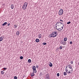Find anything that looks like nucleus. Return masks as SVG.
<instances>
[{"mask_svg": "<svg viewBox=\"0 0 79 79\" xmlns=\"http://www.w3.org/2000/svg\"><path fill=\"white\" fill-rule=\"evenodd\" d=\"M22 8L23 10H25V9H26V7L25 6V5H23V7H22Z\"/></svg>", "mask_w": 79, "mask_h": 79, "instance_id": "nucleus-10", "label": "nucleus"}, {"mask_svg": "<svg viewBox=\"0 0 79 79\" xmlns=\"http://www.w3.org/2000/svg\"><path fill=\"white\" fill-rule=\"evenodd\" d=\"M33 73H37V70H36V69L33 70Z\"/></svg>", "mask_w": 79, "mask_h": 79, "instance_id": "nucleus-15", "label": "nucleus"}, {"mask_svg": "<svg viewBox=\"0 0 79 79\" xmlns=\"http://www.w3.org/2000/svg\"><path fill=\"white\" fill-rule=\"evenodd\" d=\"M47 79H50V78L48 77V78H47Z\"/></svg>", "mask_w": 79, "mask_h": 79, "instance_id": "nucleus-47", "label": "nucleus"}, {"mask_svg": "<svg viewBox=\"0 0 79 79\" xmlns=\"http://www.w3.org/2000/svg\"><path fill=\"white\" fill-rule=\"evenodd\" d=\"M46 76H47V78H48V77H50V76H49V73H47L46 74Z\"/></svg>", "mask_w": 79, "mask_h": 79, "instance_id": "nucleus-19", "label": "nucleus"}, {"mask_svg": "<svg viewBox=\"0 0 79 79\" xmlns=\"http://www.w3.org/2000/svg\"><path fill=\"white\" fill-rule=\"evenodd\" d=\"M60 22V23H61V22Z\"/></svg>", "mask_w": 79, "mask_h": 79, "instance_id": "nucleus-51", "label": "nucleus"}, {"mask_svg": "<svg viewBox=\"0 0 79 79\" xmlns=\"http://www.w3.org/2000/svg\"><path fill=\"white\" fill-rule=\"evenodd\" d=\"M49 65L50 67H52L53 66V64L51 62H50V63L49 64Z\"/></svg>", "mask_w": 79, "mask_h": 79, "instance_id": "nucleus-9", "label": "nucleus"}, {"mask_svg": "<svg viewBox=\"0 0 79 79\" xmlns=\"http://www.w3.org/2000/svg\"><path fill=\"white\" fill-rule=\"evenodd\" d=\"M60 29H61V30H62V29H63V27H61L60 28Z\"/></svg>", "mask_w": 79, "mask_h": 79, "instance_id": "nucleus-38", "label": "nucleus"}, {"mask_svg": "<svg viewBox=\"0 0 79 79\" xmlns=\"http://www.w3.org/2000/svg\"><path fill=\"white\" fill-rule=\"evenodd\" d=\"M7 24V22H5L4 23L2 24V26H5Z\"/></svg>", "mask_w": 79, "mask_h": 79, "instance_id": "nucleus-11", "label": "nucleus"}, {"mask_svg": "<svg viewBox=\"0 0 79 79\" xmlns=\"http://www.w3.org/2000/svg\"><path fill=\"white\" fill-rule=\"evenodd\" d=\"M3 38H2V37H0V42H1L3 40Z\"/></svg>", "mask_w": 79, "mask_h": 79, "instance_id": "nucleus-14", "label": "nucleus"}, {"mask_svg": "<svg viewBox=\"0 0 79 79\" xmlns=\"http://www.w3.org/2000/svg\"><path fill=\"white\" fill-rule=\"evenodd\" d=\"M32 69L33 70H34V69H36V67H35V66H33L32 67Z\"/></svg>", "mask_w": 79, "mask_h": 79, "instance_id": "nucleus-13", "label": "nucleus"}, {"mask_svg": "<svg viewBox=\"0 0 79 79\" xmlns=\"http://www.w3.org/2000/svg\"><path fill=\"white\" fill-rule=\"evenodd\" d=\"M78 65H79V62H78Z\"/></svg>", "mask_w": 79, "mask_h": 79, "instance_id": "nucleus-49", "label": "nucleus"}, {"mask_svg": "<svg viewBox=\"0 0 79 79\" xmlns=\"http://www.w3.org/2000/svg\"><path fill=\"white\" fill-rule=\"evenodd\" d=\"M60 50H61L63 48H62V47H61V46H60Z\"/></svg>", "mask_w": 79, "mask_h": 79, "instance_id": "nucleus-36", "label": "nucleus"}, {"mask_svg": "<svg viewBox=\"0 0 79 79\" xmlns=\"http://www.w3.org/2000/svg\"><path fill=\"white\" fill-rule=\"evenodd\" d=\"M67 24H71V22H67Z\"/></svg>", "mask_w": 79, "mask_h": 79, "instance_id": "nucleus-32", "label": "nucleus"}, {"mask_svg": "<svg viewBox=\"0 0 79 79\" xmlns=\"http://www.w3.org/2000/svg\"><path fill=\"white\" fill-rule=\"evenodd\" d=\"M59 49H60V48H57V50H59Z\"/></svg>", "mask_w": 79, "mask_h": 79, "instance_id": "nucleus-45", "label": "nucleus"}, {"mask_svg": "<svg viewBox=\"0 0 79 79\" xmlns=\"http://www.w3.org/2000/svg\"><path fill=\"white\" fill-rule=\"evenodd\" d=\"M4 72H3V71H1V73L2 74H4Z\"/></svg>", "mask_w": 79, "mask_h": 79, "instance_id": "nucleus-28", "label": "nucleus"}, {"mask_svg": "<svg viewBox=\"0 0 79 79\" xmlns=\"http://www.w3.org/2000/svg\"><path fill=\"white\" fill-rule=\"evenodd\" d=\"M39 36H40V37H39V38L40 39V38H41V36H42V35H41V34H40V35H39Z\"/></svg>", "mask_w": 79, "mask_h": 79, "instance_id": "nucleus-33", "label": "nucleus"}, {"mask_svg": "<svg viewBox=\"0 0 79 79\" xmlns=\"http://www.w3.org/2000/svg\"><path fill=\"white\" fill-rule=\"evenodd\" d=\"M70 63H71V64H73V61H70Z\"/></svg>", "mask_w": 79, "mask_h": 79, "instance_id": "nucleus-39", "label": "nucleus"}, {"mask_svg": "<svg viewBox=\"0 0 79 79\" xmlns=\"http://www.w3.org/2000/svg\"><path fill=\"white\" fill-rule=\"evenodd\" d=\"M43 45H46L47 44V43H43Z\"/></svg>", "mask_w": 79, "mask_h": 79, "instance_id": "nucleus-31", "label": "nucleus"}, {"mask_svg": "<svg viewBox=\"0 0 79 79\" xmlns=\"http://www.w3.org/2000/svg\"><path fill=\"white\" fill-rule=\"evenodd\" d=\"M42 73H40V76H42Z\"/></svg>", "mask_w": 79, "mask_h": 79, "instance_id": "nucleus-37", "label": "nucleus"}, {"mask_svg": "<svg viewBox=\"0 0 79 79\" xmlns=\"http://www.w3.org/2000/svg\"><path fill=\"white\" fill-rule=\"evenodd\" d=\"M70 69L68 68V67L66 66V69H65V71L66 72H68L69 71H71Z\"/></svg>", "mask_w": 79, "mask_h": 79, "instance_id": "nucleus-4", "label": "nucleus"}, {"mask_svg": "<svg viewBox=\"0 0 79 79\" xmlns=\"http://www.w3.org/2000/svg\"><path fill=\"white\" fill-rule=\"evenodd\" d=\"M46 77V78H47V76H46V77Z\"/></svg>", "mask_w": 79, "mask_h": 79, "instance_id": "nucleus-48", "label": "nucleus"}, {"mask_svg": "<svg viewBox=\"0 0 79 79\" xmlns=\"http://www.w3.org/2000/svg\"><path fill=\"white\" fill-rule=\"evenodd\" d=\"M51 35H52L54 37H56L58 35V32L56 31H54L52 32Z\"/></svg>", "mask_w": 79, "mask_h": 79, "instance_id": "nucleus-1", "label": "nucleus"}, {"mask_svg": "<svg viewBox=\"0 0 79 79\" xmlns=\"http://www.w3.org/2000/svg\"><path fill=\"white\" fill-rule=\"evenodd\" d=\"M57 76H60V73H57Z\"/></svg>", "mask_w": 79, "mask_h": 79, "instance_id": "nucleus-34", "label": "nucleus"}, {"mask_svg": "<svg viewBox=\"0 0 79 79\" xmlns=\"http://www.w3.org/2000/svg\"><path fill=\"white\" fill-rule=\"evenodd\" d=\"M24 5L26 6V5H27V2H25L24 3Z\"/></svg>", "mask_w": 79, "mask_h": 79, "instance_id": "nucleus-23", "label": "nucleus"}, {"mask_svg": "<svg viewBox=\"0 0 79 79\" xmlns=\"http://www.w3.org/2000/svg\"><path fill=\"white\" fill-rule=\"evenodd\" d=\"M58 13L59 15L60 16L62 15H63V10L62 9H60Z\"/></svg>", "mask_w": 79, "mask_h": 79, "instance_id": "nucleus-3", "label": "nucleus"}, {"mask_svg": "<svg viewBox=\"0 0 79 79\" xmlns=\"http://www.w3.org/2000/svg\"><path fill=\"white\" fill-rule=\"evenodd\" d=\"M58 26V29H60V27H63L62 26Z\"/></svg>", "mask_w": 79, "mask_h": 79, "instance_id": "nucleus-22", "label": "nucleus"}, {"mask_svg": "<svg viewBox=\"0 0 79 79\" xmlns=\"http://www.w3.org/2000/svg\"><path fill=\"white\" fill-rule=\"evenodd\" d=\"M16 35H19V31H17V32L16 33Z\"/></svg>", "mask_w": 79, "mask_h": 79, "instance_id": "nucleus-18", "label": "nucleus"}, {"mask_svg": "<svg viewBox=\"0 0 79 79\" xmlns=\"http://www.w3.org/2000/svg\"><path fill=\"white\" fill-rule=\"evenodd\" d=\"M28 63H31V60L30 59H28Z\"/></svg>", "mask_w": 79, "mask_h": 79, "instance_id": "nucleus-17", "label": "nucleus"}, {"mask_svg": "<svg viewBox=\"0 0 79 79\" xmlns=\"http://www.w3.org/2000/svg\"><path fill=\"white\" fill-rule=\"evenodd\" d=\"M27 5H25V8L26 9V8H27Z\"/></svg>", "mask_w": 79, "mask_h": 79, "instance_id": "nucleus-46", "label": "nucleus"}, {"mask_svg": "<svg viewBox=\"0 0 79 79\" xmlns=\"http://www.w3.org/2000/svg\"><path fill=\"white\" fill-rule=\"evenodd\" d=\"M57 27H56V29H57V30H58V31H61V29H60L59 28H57Z\"/></svg>", "mask_w": 79, "mask_h": 79, "instance_id": "nucleus-29", "label": "nucleus"}, {"mask_svg": "<svg viewBox=\"0 0 79 79\" xmlns=\"http://www.w3.org/2000/svg\"><path fill=\"white\" fill-rule=\"evenodd\" d=\"M60 43H61V44H62L63 45V44H64V41L63 40H61V42H60Z\"/></svg>", "mask_w": 79, "mask_h": 79, "instance_id": "nucleus-20", "label": "nucleus"}, {"mask_svg": "<svg viewBox=\"0 0 79 79\" xmlns=\"http://www.w3.org/2000/svg\"><path fill=\"white\" fill-rule=\"evenodd\" d=\"M20 59L21 60H23V56H21L20 57Z\"/></svg>", "mask_w": 79, "mask_h": 79, "instance_id": "nucleus-26", "label": "nucleus"}, {"mask_svg": "<svg viewBox=\"0 0 79 79\" xmlns=\"http://www.w3.org/2000/svg\"><path fill=\"white\" fill-rule=\"evenodd\" d=\"M35 75V74L34 73V72L31 73V76H34Z\"/></svg>", "mask_w": 79, "mask_h": 79, "instance_id": "nucleus-12", "label": "nucleus"}, {"mask_svg": "<svg viewBox=\"0 0 79 79\" xmlns=\"http://www.w3.org/2000/svg\"><path fill=\"white\" fill-rule=\"evenodd\" d=\"M14 27H15L16 28V27H17V25H16V24H15L14 25Z\"/></svg>", "mask_w": 79, "mask_h": 79, "instance_id": "nucleus-35", "label": "nucleus"}, {"mask_svg": "<svg viewBox=\"0 0 79 79\" xmlns=\"http://www.w3.org/2000/svg\"><path fill=\"white\" fill-rule=\"evenodd\" d=\"M35 42H37V43H38V42H40V40L38 39H36L35 40Z\"/></svg>", "mask_w": 79, "mask_h": 79, "instance_id": "nucleus-8", "label": "nucleus"}, {"mask_svg": "<svg viewBox=\"0 0 79 79\" xmlns=\"http://www.w3.org/2000/svg\"><path fill=\"white\" fill-rule=\"evenodd\" d=\"M68 67L70 69H71V70H73V68L72 67L69 65H68L66 66Z\"/></svg>", "mask_w": 79, "mask_h": 79, "instance_id": "nucleus-6", "label": "nucleus"}, {"mask_svg": "<svg viewBox=\"0 0 79 79\" xmlns=\"http://www.w3.org/2000/svg\"><path fill=\"white\" fill-rule=\"evenodd\" d=\"M3 71H5V70H6V69H7V68H3Z\"/></svg>", "mask_w": 79, "mask_h": 79, "instance_id": "nucleus-27", "label": "nucleus"}, {"mask_svg": "<svg viewBox=\"0 0 79 79\" xmlns=\"http://www.w3.org/2000/svg\"><path fill=\"white\" fill-rule=\"evenodd\" d=\"M73 44V42L72 41H70V44Z\"/></svg>", "mask_w": 79, "mask_h": 79, "instance_id": "nucleus-40", "label": "nucleus"}, {"mask_svg": "<svg viewBox=\"0 0 79 79\" xmlns=\"http://www.w3.org/2000/svg\"><path fill=\"white\" fill-rule=\"evenodd\" d=\"M63 74H64V76H66L67 75V73H66V72H64L63 73Z\"/></svg>", "mask_w": 79, "mask_h": 79, "instance_id": "nucleus-21", "label": "nucleus"}, {"mask_svg": "<svg viewBox=\"0 0 79 79\" xmlns=\"http://www.w3.org/2000/svg\"><path fill=\"white\" fill-rule=\"evenodd\" d=\"M60 21H61V22H63V20H60Z\"/></svg>", "mask_w": 79, "mask_h": 79, "instance_id": "nucleus-44", "label": "nucleus"}, {"mask_svg": "<svg viewBox=\"0 0 79 79\" xmlns=\"http://www.w3.org/2000/svg\"><path fill=\"white\" fill-rule=\"evenodd\" d=\"M24 76L23 77V78H24Z\"/></svg>", "mask_w": 79, "mask_h": 79, "instance_id": "nucleus-50", "label": "nucleus"}, {"mask_svg": "<svg viewBox=\"0 0 79 79\" xmlns=\"http://www.w3.org/2000/svg\"><path fill=\"white\" fill-rule=\"evenodd\" d=\"M56 25H57V26H62V23L60 22H57L56 24V27H57Z\"/></svg>", "mask_w": 79, "mask_h": 79, "instance_id": "nucleus-2", "label": "nucleus"}, {"mask_svg": "<svg viewBox=\"0 0 79 79\" xmlns=\"http://www.w3.org/2000/svg\"><path fill=\"white\" fill-rule=\"evenodd\" d=\"M10 8H11V9H13L14 8V5L13 4H11Z\"/></svg>", "mask_w": 79, "mask_h": 79, "instance_id": "nucleus-7", "label": "nucleus"}, {"mask_svg": "<svg viewBox=\"0 0 79 79\" xmlns=\"http://www.w3.org/2000/svg\"><path fill=\"white\" fill-rule=\"evenodd\" d=\"M67 72H66L68 74H69L72 73H73V70H69Z\"/></svg>", "mask_w": 79, "mask_h": 79, "instance_id": "nucleus-5", "label": "nucleus"}, {"mask_svg": "<svg viewBox=\"0 0 79 79\" xmlns=\"http://www.w3.org/2000/svg\"><path fill=\"white\" fill-rule=\"evenodd\" d=\"M49 36H50L51 37H54L53 36V35H51V34H50Z\"/></svg>", "mask_w": 79, "mask_h": 79, "instance_id": "nucleus-25", "label": "nucleus"}, {"mask_svg": "<svg viewBox=\"0 0 79 79\" xmlns=\"http://www.w3.org/2000/svg\"><path fill=\"white\" fill-rule=\"evenodd\" d=\"M63 24H64V23L62 22V25H63L62 27H64V25Z\"/></svg>", "mask_w": 79, "mask_h": 79, "instance_id": "nucleus-41", "label": "nucleus"}, {"mask_svg": "<svg viewBox=\"0 0 79 79\" xmlns=\"http://www.w3.org/2000/svg\"><path fill=\"white\" fill-rule=\"evenodd\" d=\"M10 23H9L7 25L8 26H10Z\"/></svg>", "mask_w": 79, "mask_h": 79, "instance_id": "nucleus-43", "label": "nucleus"}, {"mask_svg": "<svg viewBox=\"0 0 79 79\" xmlns=\"http://www.w3.org/2000/svg\"><path fill=\"white\" fill-rule=\"evenodd\" d=\"M64 42H66V41H67V37L64 38Z\"/></svg>", "mask_w": 79, "mask_h": 79, "instance_id": "nucleus-16", "label": "nucleus"}, {"mask_svg": "<svg viewBox=\"0 0 79 79\" xmlns=\"http://www.w3.org/2000/svg\"><path fill=\"white\" fill-rule=\"evenodd\" d=\"M36 68H39V66L36 65Z\"/></svg>", "mask_w": 79, "mask_h": 79, "instance_id": "nucleus-42", "label": "nucleus"}, {"mask_svg": "<svg viewBox=\"0 0 79 79\" xmlns=\"http://www.w3.org/2000/svg\"><path fill=\"white\" fill-rule=\"evenodd\" d=\"M66 44V42H64V43L63 44V45H65Z\"/></svg>", "mask_w": 79, "mask_h": 79, "instance_id": "nucleus-24", "label": "nucleus"}, {"mask_svg": "<svg viewBox=\"0 0 79 79\" xmlns=\"http://www.w3.org/2000/svg\"><path fill=\"white\" fill-rule=\"evenodd\" d=\"M14 79H18V77L16 76H15L14 77Z\"/></svg>", "mask_w": 79, "mask_h": 79, "instance_id": "nucleus-30", "label": "nucleus"}]
</instances>
